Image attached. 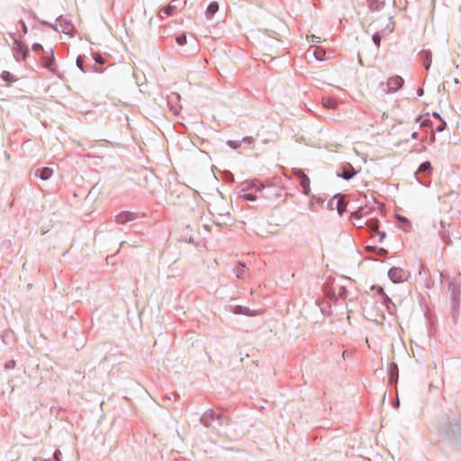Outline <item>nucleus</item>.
I'll list each match as a JSON object with an SVG mask.
<instances>
[{
    "mask_svg": "<svg viewBox=\"0 0 461 461\" xmlns=\"http://www.w3.org/2000/svg\"><path fill=\"white\" fill-rule=\"evenodd\" d=\"M342 356L343 357H347L346 351L343 352Z\"/></svg>",
    "mask_w": 461,
    "mask_h": 461,
    "instance_id": "nucleus-32",
    "label": "nucleus"
},
{
    "mask_svg": "<svg viewBox=\"0 0 461 461\" xmlns=\"http://www.w3.org/2000/svg\"><path fill=\"white\" fill-rule=\"evenodd\" d=\"M1 77L5 80V81H8V80H11L12 79V75L7 72V71H4L1 75Z\"/></svg>",
    "mask_w": 461,
    "mask_h": 461,
    "instance_id": "nucleus-21",
    "label": "nucleus"
},
{
    "mask_svg": "<svg viewBox=\"0 0 461 461\" xmlns=\"http://www.w3.org/2000/svg\"><path fill=\"white\" fill-rule=\"evenodd\" d=\"M94 71L96 72V73H102L104 71L103 68H98V67H94L93 68Z\"/></svg>",
    "mask_w": 461,
    "mask_h": 461,
    "instance_id": "nucleus-24",
    "label": "nucleus"
},
{
    "mask_svg": "<svg viewBox=\"0 0 461 461\" xmlns=\"http://www.w3.org/2000/svg\"><path fill=\"white\" fill-rule=\"evenodd\" d=\"M174 11H175V6L168 5L159 11V16L163 19L165 17V15H167V16L172 15L174 14Z\"/></svg>",
    "mask_w": 461,
    "mask_h": 461,
    "instance_id": "nucleus-8",
    "label": "nucleus"
},
{
    "mask_svg": "<svg viewBox=\"0 0 461 461\" xmlns=\"http://www.w3.org/2000/svg\"><path fill=\"white\" fill-rule=\"evenodd\" d=\"M312 41H316V39H318V37H316L315 35H312Z\"/></svg>",
    "mask_w": 461,
    "mask_h": 461,
    "instance_id": "nucleus-29",
    "label": "nucleus"
},
{
    "mask_svg": "<svg viewBox=\"0 0 461 461\" xmlns=\"http://www.w3.org/2000/svg\"><path fill=\"white\" fill-rule=\"evenodd\" d=\"M377 229H378V226L376 224H375L373 227H371V230L373 231H377Z\"/></svg>",
    "mask_w": 461,
    "mask_h": 461,
    "instance_id": "nucleus-28",
    "label": "nucleus"
},
{
    "mask_svg": "<svg viewBox=\"0 0 461 461\" xmlns=\"http://www.w3.org/2000/svg\"><path fill=\"white\" fill-rule=\"evenodd\" d=\"M430 169H431V165H430V163H429V161H426V162H423V163L420 166V167H419V169H418L417 173H423V172H426V171H430Z\"/></svg>",
    "mask_w": 461,
    "mask_h": 461,
    "instance_id": "nucleus-12",
    "label": "nucleus"
},
{
    "mask_svg": "<svg viewBox=\"0 0 461 461\" xmlns=\"http://www.w3.org/2000/svg\"><path fill=\"white\" fill-rule=\"evenodd\" d=\"M398 219L401 221H404V222H407L408 223V221L405 217H402V216H399Z\"/></svg>",
    "mask_w": 461,
    "mask_h": 461,
    "instance_id": "nucleus-26",
    "label": "nucleus"
},
{
    "mask_svg": "<svg viewBox=\"0 0 461 461\" xmlns=\"http://www.w3.org/2000/svg\"><path fill=\"white\" fill-rule=\"evenodd\" d=\"M388 276L394 283L402 282L405 279V273L402 268L393 267L389 270Z\"/></svg>",
    "mask_w": 461,
    "mask_h": 461,
    "instance_id": "nucleus-2",
    "label": "nucleus"
},
{
    "mask_svg": "<svg viewBox=\"0 0 461 461\" xmlns=\"http://www.w3.org/2000/svg\"><path fill=\"white\" fill-rule=\"evenodd\" d=\"M445 126H446V123H445V122H443L441 125H439V126L438 127V129H437V130H438V131H443V130L445 129Z\"/></svg>",
    "mask_w": 461,
    "mask_h": 461,
    "instance_id": "nucleus-25",
    "label": "nucleus"
},
{
    "mask_svg": "<svg viewBox=\"0 0 461 461\" xmlns=\"http://www.w3.org/2000/svg\"><path fill=\"white\" fill-rule=\"evenodd\" d=\"M424 54H425L424 65H425L426 69H429V68L431 64V58H430L429 52H425Z\"/></svg>",
    "mask_w": 461,
    "mask_h": 461,
    "instance_id": "nucleus-15",
    "label": "nucleus"
},
{
    "mask_svg": "<svg viewBox=\"0 0 461 461\" xmlns=\"http://www.w3.org/2000/svg\"><path fill=\"white\" fill-rule=\"evenodd\" d=\"M134 219V214L130 212H122L116 216V221L119 223H125Z\"/></svg>",
    "mask_w": 461,
    "mask_h": 461,
    "instance_id": "nucleus-5",
    "label": "nucleus"
},
{
    "mask_svg": "<svg viewBox=\"0 0 461 461\" xmlns=\"http://www.w3.org/2000/svg\"><path fill=\"white\" fill-rule=\"evenodd\" d=\"M19 23L21 24V27H22L23 32L26 33L27 32V27L25 25V23L23 22V21H20Z\"/></svg>",
    "mask_w": 461,
    "mask_h": 461,
    "instance_id": "nucleus-23",
    "label": "nucleus"
},
{
    "mask_svg": "<svg viewBox=\"0 0 461 461\" xmlns=\"http://www.w3.org/2000/svg\"><path fill=\"white\" fill-rule=\"evenodd\" d=\"M93 59L95 60V62L99 65H104L105 63L104 59L102 57V55L98 52L92 53Z\"/></svg>",
    "mask_w": 461,
    "mask_h": 461,
    "instance_id": "nucleus-13",
    "label": "nucleus"
},
{
    "mask_svg": "<svg viewBox=\"0 0 461 461\" xmlns=\"http://www.w3.org/2000/svg\"><path fill=\"white\" fill-rule=\"evenodd\" d=\"M234 272L236 276L240 279H244L249 276L248 268L242 263H238L236 265Z\"/></svg>",
    "mask_w": 461,
    "mask_h": 461,
    "instance_id": "nucleus-4",
    "label": "nucleus"
},
{
    "mask_svg": "<svg viewBox=\"0 0 461 461\" xmlns=\"http://www.w3.org/2000/svg\"><path fill=\"white\" fill-rule=\"evenodd\" d=\"M402 85H403V79L399 76L392 77L387 81V86H388L389 91H391V92H396L402 86Z\"/></svg>",
    "mask_w": 461,
    "mask_h": 461,
    "instance_id": "nucleus-3",
    "label": "nucleus"
},
{
    "mask_svg": "<svg viewBox=\"0 0 461 461\" xmlns=\"http://www.w3.org/2000/svg\"><path fill=\"white\" fill-rule=\"evenodd\" d=\"M391 366H392V368H393V369H396V368H397V367H396V365H394V364H392V365H391Z\"/></svg>",
    "mask_w": 461,
    "mask_h": 461,
    "instance_id": "nucleus-30",
    "label": "nucleus"
},
{
    "mask_svg": "<svg viewBox=\"0 0 461 461\" xmlns=\"http://www.w3.org/2000/svg\"><path fill=\"white\" fill-rule=\"evenodd\" d=\"M321 104L326 109L336 110L338 108L337 101L332 97H323L321 100Z\"/></svg>",
    "mask_w": 461,
    "mask_h": 461,
    "instance_id": "nucleus-6",
    "label": "nucleus"
},
{
    "mask_svg": "<svg viewBox=\"0 0 461 461\" xmlns=\"http://www.w3.org/2000/svg\"><path fill=\"white\" fill-rule=\"evenodd\" d=\"M176 41L178 45L183 46L186 43V37L185 34H181L176 38Z\"/></svg>",
    "mask_w": 461,
    "mask_h": 461,
    "instance_id": "nucleus-14",
    "label": "nucleus"
},
{
    "mask_svg": "<svg viewBox=\"0 0 461 461\" xmlns=\"http://www.w3.org/2000/svg\"><path fill=\"white\" fill-rule=\"evenodd\" d=\"M313 56L315 57L316 59L318 60H324L325 59V57H326V51L321 49V48H316L314 50H313Z\"/></svg>",
    "mask_w": 461,
    "mask_h": 461,
    "instance_id": "nucleus-9",
    "label": "nucleus"
},
{
    "mask_svg": "<svg viewBox=\"0 0 461 461\" xmlns=\"http://www.w3.org/2000/svg\"><path fill=\"white\" fill-rule=\"evenodd\" d=\"M245 198H246L247 200H254V197H253L251 194H247V195H245Z\"/></svg>",
    "mask_w": 461,
    "mask_h": 461,
    "instance_id": "nucleus-27",
    "label": "nucleus"
},
{
    "mask_svg": "<svg viewBox=\"0 0 461 461\" xmlns=\"http://www.w3.org/2000/svg\"><path fill=\"white\" fill-rule=\"evenodd\" d=\"M342 356L343 357H347L346 351L343 352Z\"/></svg>",
    "mask_w": 461,
    "mask_h": 461,
    "instance_id": "nucleus-31",
    "label": "nucleus"
},
{
    "mask_svg": "<svg viewBox=\"0 0 461 461\" xmlns=\"http://www.w3.org/2000/svg\"><path fill=\"white\" fill-rule=\"evenodd\" d=\"M294 176L300 180V184L303 188V193L308 194L310 192V179L304 174V172L300 168L294 169Z\"/></svg>",
    "mask_w": 461,
    "mask_h": 461,
    "instance_id": "nucleus-1",
    "label": "nucleus"
},
{
    "mask_svg": "<svg viewBox=\"0 0 461 461\" xmlns=\"http://www.w3.org/2000/svg\"><path fill=\"white\" fill-rule=\"evenodd\" d=\"M374 128V124L372 122H368L365 127L364 126H358L357 129L359 131H368L370 129Z\"/></svg>",
    "mask_w": 461,
    "mask_h": 461,
    "instance_id": "nucleus-20",
    "label": "nucleus"
},
{
    "mask_svg": "<svg viewBox=\"0 0 461 461\" xmlns=\"http://www.w3.org/2000/svg\"><path fill=\"white\" fill-rule=\"evenodd\" d=\"M43 66H44L46 68L52 69V66H53V59H52V58H48V59L43 62Z\"/></svg>",
    "mask_w": 461,
    "mask_h": 461,
    "instance_id": "nucleus-17",
    "label": "nucleus"
},
{
    "mask_svg": "<svg viewBox=\"0 0 461 461\" xmlns=\"http://www.w3.org/2000/svg\"><path fill=\"white\" fill-rule=\"evenodd\" d=\"M337 210L339 214H342L346 210V204L342 197L337 199Z\"/></svg>",
    "mask_w": 461,
    "mask_h": 461,
    "instance_id": "nucleus-11",
    "label": "nucleus"
},
{
    "mask_svg": "<svg viewBox=\"0 0 461 461\" xmlns=\"http://www.w3.org/2000/svg\"><path fill=\"white\" fill-rule=\"evenodd\" d=\"M32 50L34 51H39L40 50H41V45L38 44V43H35V44L32 45Z\"/></svg>",
    "mask_w": 461,
    "mask_h": 461,
    "instance_id": "nucleus-22",
    "label": "nucleus"
},
{
    "mask_svg": "<svg viewBox=\"0 0 461 461\" xmlns=\"http://www.w3.org/2000/svg\"><path fill=\"white\" fill-rule=\"evenodd\" d=\"M52 175V169L49 167H43L40 171V177L42 180H48Z\"/></svg>",
    "mask_w": 461,
    "mask_h": 461,
    "instance_id": "nucleus-10",
    "label": "nucleus"
},
{
    "mask_svg": "<svg viewBox=\"0 0 461 461\" xmlns=\"http://www.w3.org/2000/svg\"><path fill=\"white\" fill-rule=\"evenodd\" d=\"M218 10H219L218 3L217 2L211 3L205 12L207 18L211 19L213 16V14L218 12Z\"/></svg>",
    "mask_w": 461,
    "mask_h": 461,
    "instance_id": "nucleus-7",
    "label": "nucleus"
},
{
    "mask_svg": "<svg viewBox=\"0 0 461 461\" xmlns=\"http://www.w3.org/2000/svg\"><path fill=\"white\" fill-rule=\"evenodd\" d=\"M83 63V58L81 56H78L77 59V66L82 72H86Z\"/></svg>",
    "mask_w": 461,
    "mask_h": 461,
    "instance_id": "nucleus-16",
    "label": "nucleus"
},
{
    "mask_svg": "<svg viewBox=\"0 0 461 461\" xmlns=\"http://www.w3.org/2000/svg\"><path fill=\"white\" fill-rule=\"evenodd\" d=\"M373 41L377 47L380 46L381 37L378 33L373 35Z\"/></svg>",
    "mask_w": 461,
    "mask_h": 461,
    "instance_id": "nucleus-19",
    "label": "nucleus"
},
{
    "mask_svg": "<svg viewBox=\"0 0 461 461\" xmlns=\"http://www.w3.org/2000/svg\"><path fill=\"white\" fill-rule=\"evenodd\" d=\"M339 176L344 179H350L354 176V173H350L348 170H344Z\"/></svg>",
    "mask_w": 461,
    "mask_h": 461,
    "instance_id": "nucleus-18",
    "label": "nucleus"
}]
</instances>
